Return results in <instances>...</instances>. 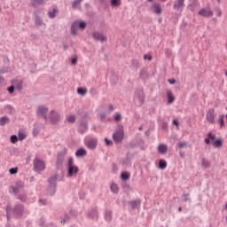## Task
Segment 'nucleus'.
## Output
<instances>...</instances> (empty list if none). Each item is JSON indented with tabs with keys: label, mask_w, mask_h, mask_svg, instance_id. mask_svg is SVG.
Returning <instances> with one entry per match:
<instances>
[{
	"label": "nucleus",
	"mask_w": 227,
	"mask_h": 227,
	"mask_svg": "<svg viewBox=\"0 0 227 227\" xmlns=\"http://www.w3.org/2000/svg\"><path fill=\"white\" fill-rule=\"evenodd\" d=\"M125 134L123 133V130L118 129L113 134V139L114 143H121L123 141Z\"/></svg>",
	"instance_id": "obj_9"
},
{
	"label": "nucleus",
	"mask_w": 227,
	"mask_h": 227,
	"mask_svg": "<svg viewBox=\"0 0 227 227\" xmlns=\"http://www.w3.org/2000/svg\"><path fill=\"white\" fill-rule=\"evenodd\" d=\"M17 199L20 200V201H22L23 203H26V201L27 200V195L20 194V195H18Z\"/></svg>",
	"instance_id": "obj_33"
},
{
	"label": "nucleus",
	"mask_w": 227,
	"mask_h": 227,
	"mask_svg": "<svg viewBox=\"0 0 227 227\" xmlns=\"http://www.w3.org/2000/svg\"><path fill=\"white\" fill-rule=\"evenodd\" d=\"M158 152L161 154H164V153H167L168 152V145H165V144H160L159 146H158Z\"/></svg>",
	"instance_id": "obj_19"
},
{
	"label": "nucleus",
	"mask_w": 227,
	"mask_h": 227,
	"mask_svg": "<svg viewBox=\"0 0 227 227\" xmlns=\"http://www.w3.org/2000/svg\"><path fill=\"white\" fill-rule=\"evenodd\" d=\"M81 127H82V129H84V130H88V123H86V122H82V123H81Z\"/></svg>",
	"instance_id": "obj_50"
},
{
	"label": "nucleus",
	"mask_w": 227,
	"mask_h": 227,
	"mask_svg": "<svg viewBox=\"0 0 227 227\" xmlns=\"http://www.w3.org/2000/svg\"><path fill=\"white\" fill-rule=\"evenodd\" d=\"M105 142L106 143V146H111L113 145V141L107 139V138H105Z\"/></svg>",
	"instance_id": "obj_49"
},
{
	"label": "nucleus",
	"mask_w": 227,
	"mask_h": 227,
	"mask_svg": "<svg viewBox=\"0 0 227 227\" xmlns=\"http://www.w3.org/2000/svg\"><path fill=\"white\" fill-rule=\"evenodd\" d=\"M34 3L32 4L33 8H36V6H40L42 4H45V0H32Z\"/></svg>",
	"instance_id": "obj_26"
},
{
	"label": "nucleus",
	"mask_w": 227,
	"mask_h": 227,
	"mask_svg": "<svg viewBox=\"0 0 227 227\" xmlns=\"http://www.w3.org/2000/svg\"><path fill=\"white\" fill-rule=\"evenodd\" d=\"M105 218H106V221H112L113 219V212L111 211H106V215H105Z\"/></svg>",
	"instance_id": "obj_32"
},
{
	"label": "nucleus",
	"mask_w": 227,
	"mask_h": 227,
	"mask_svg": "<svg viewBox=\"0 0 227 227\" xmlns=\"http://www.w3.org/2000/svg\"><path fill=\"white\" fill-rule=\"evenodd\" d=\"M37 116H42L45 121L49 120L47 117V113H49V108L46 106H39L36 110Z\"/></svg>",
	"instance_id": "obj_8"
},
{
	"label": "nucleus",
	"mask_w": 227,
	"mask_h": 227,
	"mask_svg": "<svg viewBox=\"0 0 227 227\" xmlns=\"http://www.w3.org/2000/svg\"><path fill=\"white\" fill-rule=\"evenodd\" d=\"M128 204L134 210L135 208H139V207L141 206V200L137 199L136 200H131L128 202Z\"/></svg>",
	"instance_id": "obj_17"
},
{
	"label": "nucleus",
	"mask_w": 227,
	"mask_h": 227,
	"mask_svg": "<svg viewBox=\"0 0 227 227\" xmlns=\"http://www.w3.org/2000/svg\"><path fill=\"white\" fill-rule=\"evenodd\" d=\"M33 134H34V136H38V130H36V129H35L33 130Z\"/></svg>",
	"instance_id": "obj_62"
},
{
	"label": "nucleus",
	"mask_w": 227,
	"mask_h": 227,
	"mask_svg": "<svg viewBox=\"0 0 227 227\" xmlns=\"http://www.w3.org/2000/svg\"><path fill=\"white\" fill-rule=\"evenodd\" d=\"M207 137L211 139V141H215V135H213L211 132L207 133Z\"/></svg>",
	"instance_id": "obj_46"
},
{
	"label": "nucleus",
	"mask_w": 227,
	"mask_h": 227,
	"mask_svg": "<svg viewBox=\"0 0 227 227\" xmlns=\"http://www.w3.org/2000/svg\"><path fill=\"white\" fill-rule=\"evenodd\" d=\"M220 125L221 127H224V115L220 117Z\"/></svg>",
	"instance_id": "obj_48"
},
{
	"label": "nucleus",
	"mask_w": 227,
	"mask_h": 227,
	"mask_svg": "<svg viewBox=\"0 0 227 227\" xmlns=\"http://www.w3.org/2000/svg\"><path fill=\"white\" fill-rule=\"evenodd\" d=\"M189 8H190L191 12H193V11H194V5L190 4V5H189Z\"/></svg>",
	"instance_id": "obj_63"
},
{
	"label": "nucleus",
	"mask_w": 227,
	"mask_h": 227,
	"mask_svg": "<svg viewBox=\"0 0 227 227\" xmlns=\"http://www.w3.org/2000/svg\"><path fill=\"white\" fill-rule=\"evenodd\" d=\"M135 100H137L140 106H143V104H145V90H143V89L136 90Z\"/></svg>",
	"instance_id": "obj_6"
},
{
	"label": "nucleus",
	"mask_w": 227,
	"mask_h": 227,
	"mask_svg": "<svg viewBox=\"0 0 227 227\" xmlns=\"http://www.w3.org/2000/svg\"><path fill=\"white\" fill-rule=\"evenodd\" d=\"M114 118L115 121H121V114L115 113V114L114 115Z\"/></svg>",
	"instance_id": "obj_37"
},
{
	"label": "nucleus",
	"mask_w": 227,
	"mask_h": 227,
	"mask_svg": "<svg viewBox=\"0 0 227 227\" xmlns=\"http://www.w3.org/2000/svg\"><path fill=\"white\" fill-rule=\"evenodd\" d=\"M152 8L153 13H156V15H162V6L160 3L155 2L154 4H153Z\"/></svg>",
	"instance_id": "obj_13"
},
{
	"label": "nucleus",
	"mask_w": 227,
	"mask_h": 227,
	"mask_svg": "<svg viewBox=\"0 0 227 227\" xmlns=\"http://www.w3.org/2000/svg\"><path fill=\"white\" fill-rule=\"evenodd\" d=\"M67 121L69 123H75V115H69V116H67Z\"/></svg>",
	"instance_id": "obj_38"
},
{
	"label": "nucleus",
	"mask_w": 227,
	"mask_h": 227,
	"mask_svg": "<svg viewBox=\"0 0 227 227\" xmlns=\"http://www.w3.org/2000/svg\"><path fill=\"white\" fill-rule=\"evenodd\" d=\"M12 214L14 217H22L24 214V205L22 204L15 205L14 207L12 208Z\"/></svg>",
	"instance_id": "obj_5"
},
{
	"label": "nucleus",
	"mask_w": 227,
	"mask_h": 227,
	"mask_svg": "<svg viewBox=\"0 0 227 227\" xmlns=\"http://www.w3.org/2000/svg\"><path fill=\"white\" fill-rule=\"evenodd\" d=\"M79 173V168L74 165V158H70L68 160V174L67 176H74Z\"/></svg>",
	"instance_id": "obj_4"
},
{
	"label": "nucleus",
	"mask_w": 227,
	"mask_h": 227,
	"mask_svg": "<svg viewBox=\"0 0 227 227\" xmlns=\"http://www.w3.org/2000/svg\"><path fill=\"white\" fill-rule=\"evenodd\" d=\"M77 93L79 95H82V97H84V95H86V93H87V90L82 89V88H78L77 89Z\"/></svg>",
	"instance_id": "obj_36"
},
{
	"label": "nucleus",
	"mask_w": 227,
	"mask_h": 227,
	"mask_svg": "<svg viewBox=\"0 0 227 227\" xmlns=\"http://www.w3.org/2000/svg\"><path fill=\"white\" fill-rule=\"evenodd\" d=\"M121 176V180H129V178H130V174L129 172H123Z\"/></svg>",
	"instance_id": "obj_35"
},
{
	"label": "nucleus",
	"mask_w": 227,
	"mask_h": 227,
	"mask_svg": "<svg viewBox=\"0 0 227 227\" xmlns=\"http://www.w3.org/2000/svg\"><path fill=\"white\" fill-rule=\"evenodd\" d=\"M6 123H10V118L4 116L0 118V126L4 127Z\"/></svg>",
	"instance_id": "obj_21"
},
{
	"label": "nucleus",
	"mask_w": 227,
	"mask_h": 227,
	"mask_svg": "<svg viewBox=\"0 0 227 227\" xmlns=\"http://www.w3.org/2000/svg\"><path fill=\"white\" fill-rule=\"evenodd\" d=\"M110 189L112 192H114V194L118 193L120 191V187H118V184H112V185L110 186Z\"/></svg>",
	"instance_id": "obj_29"
},
{
	"label": "nucleus",
	"mask_w": 227,
	"mask_h": 227,
	"mask_svg": "<svg viewBox=\"0 0 227 227\" xmlns=\"http://www.w3.org/2000/svg\"><path fill=\"white\" fill-rule=\"evenodd\" d=\"M48 120H50V123L52 125H58V122L61 121V115L59 113L52 110L49 114Z\"/></svg>",
	"instance_id": "obj_3"
},
{
	"label": "nucleus",
	"mask_w": 227,
	"mask_h": 227,
	"mask_svg": "<svg viewBox=\"0 0 227 227\" xmlns=\"http://www.w3.org/2000/svg\"><path fill=\"white\" fill-rule=\"evenodd\" d=\"M75 155L76 157H84L85 155H87V152L84 149L81 148L76 151Z\"/></svg>",
	"instance_id": "obj_22"
},
{
	"label": "nucleus",
	"mask_w": 227,
	"mask_h": 227,
	"mask_svg": "<svg viewBox=\"0 0 227 227\" xmlns=\"http://www.w3.org/2000/svg\"><path fill=\"white\" fill-rule=\"evenodd\" d=\"M92 38L97 42H107V35H104L102 32L95 31L92 33Z\"/></svg>",
	"instance_id": "obj_7"
},
{
	"label": "nucleus",
	"mask_w": 227,
	"mask_h": 227,
	"mask_svg": "<svg viewBox=\"0 0 227 227\" xmlns=\"http://www.w3.org/2000/svg\"><path fill=\"white\" fill-rule=\"evenodd\" d=\"M113 111H114V106L109 105L108 106V113H113Z\"/></svg>",
	"instance_id": "obj_51"
},
{
	"label": "nucleus",
	"mask_w": 227,
	"mask_h": 227,
	"mask_svg": "<svg viewBox=\"0 0 227 227\" xmlns=\"http://www.w3.org/2000/svg\"><path fill=\"white\" fill-rule=\"evenodd\" d=\"M7 91H9V93L12 95V93H13V91H15V87L13 85L10 86L7 89Z\"/></svg>",
	"instance_id": "obj_47"
},
{
	"label": "nucleus",
	"mask_w": 227,
	"mask_h": 227,
	"mask_svg": "<svg viewBox=\"0 0 227 227\" xmlns=\"http://www.w3.org/2000/svg\"><path fill=\"white\" fill-rule=\"evenodd\" d=\"M89 217L90 219H94V220H98V212H97V210L92 209L90 213H89Z\"/></svg>",
	"instance_id": "obj_20"
},
{
	"label": "nucleus",
	"mask_w": 227,
	"mask_h": 227,
	"mask_svg": "<svg viewBox=\"0 0 227 227\" xmlns=\"http://www.w3.org/2000/svg\"><path fill=\"white\" fill-rule=\"evenodd\" d=\"M183 201H191V198H189L188 193L183 195Z\"/></svg>",
	"instance_id": "obj_45"
},
{
	"label": "nucleus",
	"mask_w": 227,
	"mask_h": 227,
	"mask_svg": "<svg viewBox=\"0 0 227 227\" xmlns=\"http://www.w3.org/2000/svg\"><path fill=\"white\" fill-rule=\"evenodd\" d=\"M79 28V21H75L71 26V35H77V29Z\"/></svg>",
	"instance_id": "obj_18"
},
{
	"label": "nucleus",
	"mask_w": 227,
	"mask_h": 227,
	"mask_svg": "<svg viewBox=\"0 0 227 227\" xmlns=\"http://www.w3.org/2000/svg\"><path fill=\"white\" fill-rule=\"evenodd\" d=\"M168 82H169V84H175V82H176V80H175V79H168Z\"/></svg>",
	"instance_id": "obj_57"
},
{
	"label": "nucleus",
	"mask_w": 227,
	"mask_h": 227,
	"mask_svg": "<svg viewBox=\"0 0 227 227\" xmlns=\"http://www.w3.org/2000/svg\"><path fill=\"white\" fill-rule=\"evenodd\" d=\"M65 160V157L61 155V153H59L57 157V162H56V168L59 171H63V160Z\"/></svg>",
	"instance_id": "obj_12"
},
{
	"label": "nucleus",
	"mask_w": 227,
	"mask_h": 227,
	"mask_svg": "<svg viewBox=\"0 0 227 227\" xmlns=\"http://www.w3.org/2000/svg\"><path fill=\"white\" fill-rule=\"evenodd\" d=\"M35 26H42V24H43V20H42V18H40V16L36 14H35Z\"/></svg>",
	"instance_id": "obj_31"
},
{
	"label": "nucleus",
	"mask_w": 227,
	"mask_h": 227,
	"mask_svg": "<svg viewBox=\"0 0 227 227\" xmlns=\"http://www.w3.org/2000/svg\"><path fill=\"white\" fill-rule=\"evenodd\" d=\"M78 27H80V29H85L86 28V22L84 21H78Z\"/></svg>",
	"instance_id": "obj_41"
},
{
	"label": "nucleus",
	"mask_w": 227,
	"mask_h": 227,
	"mask_svg": "<svg viewBox=\"0 0 227 227\" xmlns=\"http://www.w3.org/2000/svg\"><path fill=\"white\" fill-rule=\"evenodd\" d=\"M201 167L204 169H207V168H210V162L207 159L202 158V160H201Z\"/></svg>",
	"instance_id": "obj_24"
},
{
	"label": "nucleus",
	"mask_w": 227,
	"mask_h": 227,
	"mask_svg": "<svg viewBox=\"0 0 227 227\" xmlns=\"http://www.w3.org/2000/svg\"><path fill=\"white\" fill-rule=\"evenodd\" d=\"M4 84V77L0 75V86H3Z\"/></svg>",
	"instance_id": "obj_55"
},
{
	"label": "nucleus",
	"mask_w": 227,
	"mask_h": 227,
	"mask_svg": "<svg viewBox=\"0 0 227 227\" xmlns=\"http://www.w3.org/2000/svg\"><path fill=\"white\" fill-rule=\"evenodd\" d=\"M206 145H210V138H205Z\"/></svg>",
	"instance_id": "obj_61"
},
{
	"label": "nucleus",
	"mask_w": 227,
	"mask_h": 227,
	"mask_svg": "<svg viewBox=\"0 0 227 227\" xmlns=\"http://www.w3.org/2000/svg\"><path fill=\"white\" fill-rule=\"evenodd\" d=\"M184 6H185V0H176V2H174L173 8L176 12H182Z\"/></svg>",
	"instance_id": "obj_10"
},
{
	"label": "nucleus",
	"mask_w": 227,
	"mask_h": 227,
	"mask_svg": "<svg viewBox=\"0 0 227 227\" xmlns=\"http://www.w3.org/2000/svg\"><path fill=\"white\" fill-rule=\"evenodd\" d=\"M33 164L35 173H42V171H45V161H43V160H40L37 157H35L33 161Z\"/></svg>",
	"instance_id": "obj_2"
},
{
	"label": "nucleus",
	"mask_w": 227,
	"mask_h": 227,
	"mask_svg": "<svg viewBox=\"0 0 227 227\" xmlns=\"http://www.w3.org/2000/svg\"><path fill=\"white\" fill-rule=\"evenodd\" d=\"M25 137H26V134H24V133H19V135H18V139H19L20 141H24Z\"/></svg>",
	"instance_id": "obj_43"
},
{
	"label": "nucleus",
	"mask_w": 227,
	"mask_h": 227,
	"mask_svg": "<svg viewBox=\"0 0 227 227\" xmlns=\"http://www.w3.org/2000/svg\"><path fill=\"white\" fill-rule=\"evenodd\" d=\"M144 59H148V61H152V55H144Z\"/></svg>",
	"instance_id": "obj_54"
},
{
	"label": "nucleus",
	"mask_w": 227,
	"mask_h": 227,
	"mask_svg": "<svg viewBox=\"0 0 227 227\" xmlns=\"http://www.w3.org/2000/svg\"><path fill=\"white\" fill-rule=\"evenodd\" d=\"M39 203H41V205H47V200L45 199H41L39 200Z\"/></svg>",
	"instance_id": "obj_53"
},
{
	"label": "nucleus",
	"mask_w": 227,
	"mask_h": 227,
	"mask_svg": "<svg viewBox=\"0 0 227 227\" xmlns=\"http://www.w3.org/2000/svg\"><path fill=\"white\" fill-rule=\"evenodd\" d=\"M68 219H70V216H68V215H65L64 218L61 220V224L67 223V221H68Z\"/></svg>",
	"instance_id": "obj_44"
},
{
	"label": "nucleus",
	"mask_w": 227,
	"mask_h": 227,
	"mask_svg": "<svg viewBox=\"0 0 227 227\" xmlns=\"http://www.w3.org/2000/svg\"><path fill=\"white\" fill-rule=\"evenodd\" d=\"M134 65H135L136 68H139V61L135 60Z\"/></svg>",
	"instance_id": "obj_58"
},
{
	"label": "nucleus",
	"mask_w": 227,
	"mask_h": 227,
	"mask_svg": "<svg viewBox=\"0 0 227 227\" xmlns=\"http://www.w3.org/2000/svg\"><path fill=\"white\" fill-rule=\"evenodd\" d=\"M110 4L111 6H114L115 8H118V6L121 5V0H111Z\"/></svg>",
	"instance_id": "obj_27"
},
{
	"label": "nucleus",
	"mask_w": 227,
	"mask_h": 227,
	"mask_svg": "<svg viewBox=\"0 0 227 227\" xmlns=\"http://www.w3.org/2000/svg\"><path fill=\"white\" fill-rule=\"evenodd\" d=\"M12 212V205L7 204L6 207V216H7V221H10V213Z\"/></svg>",
	"instance_id": "obj_34"
},
{
	"label": "nucleus",
	"mask_w": 227,
	"mask_h": 227,
	"mask_svg": "<svg viewBox=\"0 0 227 227\" xmlns=\"http://www.w3.org/2000/svg\"><path fill=\"white\" fill-rule=\"evenodd\" d=\"M167 97H168V104H173L175 102V96H173V93L170 91L167 92Z\"/></svg>",
	"instance_id": "obj_25"
},
{
	"label": "nucleus",
	"mask_w": 227,
	"mask_h": 227,
	"mask_svg": "<svg viewBox=\"0 0 227 227\" xmlns=\"http://www.w3.org/2000/svg\"><path fill=\"white\" fill-rule=\"evenodd\" d=\"M58 178H59V174H55L48 178V184H49L48 194L50 196H54V194H56V185H57Z\"/></svg>",
	"instance_id": "obj_1"
},
{
	"label": "nucleus",
	"mask_w": 227,
	"mask_h": 227,
	"mask_svg": "<svg viewBox=\"0 0 227 227\" xmlns=\"http://www.w3.org/2000/svg\"><path fill=\"white\" fill-rule=\"evenodd\" d=\"M7 109H9L11 113H13V111H15V109L12 106H7Z\"/></svg>",
	"instance_id": "obj_56"
},
{
	"label": "nucleus",
	"mask_w": 227,
	"mask_h": 227,
	"mask_svg": "<svg viewBox=\"0 0 227 227\" xmlns=\"http://www.w3.org/2000/svg\"><path fill=\"white\" fill-rule=\"evenodd\" d=\"M19 171V168H10L9 172L11 175H17V172Z\"/></svg>",
	"instance_id": "obj_42"
},
{
	"label": "nucleus",
	"mask_w": 227,
	"mask_h": 227,
	"mask_svg": "<svg viewBox=\"0 0 227 227\" xmlns=\"http://www.w3.org/2000/svg\"><path fill=\"white\" fill-rule=\"evenodd\" d=\"M177 146H178L179 150H182V148H185V146H187V142H179L177 144Z\"/></svg>",
	"instance_id": "obj_40"
},
{
	"label": "nucleus",
	"mask_w": 227,
	"mask_h": 227,
	"mask_svg": "<svg viewBox=\"0 0 227 227\" xmlns=\"http://www.w3.org/2000/svg\"><path fill=\"white\" fill-rule=\"evenodd\" d=\"M97 145H98L97 139H90L86 143V146L90 150H95V148H97Z\"/></svg>",
	"instance_id": "obj_16"
},
{
	"label": "nucleus",
	"mask_w": 227,
	"mask_h": 227,
	"mask_svg": "<svg viewBox=\"0 0 227 227\" xmlns=\"http://www.w3.org/2000/svg\"><path fill=\"white\" fill-rule=\"evenodd\" d=\"M173 124L178 126V124H179L178 120L175 119V120L173 121Z\"/></svg>",
	"instance_id": "obj_60"
},
{
	"label": "nucleus",
	"mask_w": 227,
	"mask_h": 227,
	"mask_svg": "<svg viewBox=\"0 0 227 227\" xmlns=\"http://www.w3.org/2000/svg\"><path fill=\"white\" fill-rule=\"evenodd\" d=\"M178 211H179V212H182V207H178Z\"/></svg>",
	"instance_id": "obj_64"
},
{
	"label": "nucleus",
	"mask_w": 227,
	"mask_h": 227,
	"mask_svg": "<svg viewBox=\"0 0 227 227\" xmlns=\"http://www.w3.org/2000/svg\"><path fill=\"white\" fill-rule=\"evenodd\" d=\"M215 112L214 111V109H209L207 113V121H208V123L214 124L215 123Z\"/></svg>",
	"instance_id": "obj_11"
},
{
	"label": "nucleus",
	"mask_w": 227,
	"mask_h": 227,
	"mask_svg": "<svg viewBox=\"0 0 227 227\" xmlns=\"http://www.w3.org/2000/svg\"><path fill=\"white\" fill-rule=\"evenodd\" d=\"M199 15H200V17H214V12H212L211 10H207V9H201L200 11H199Z\"/></svg>",
	"instance_id": "obj_15"
},
{
	"label": "nucleus",
	"mask_w": 227,
	"mask_h": 227,
	"mask_svg": "<svg viewBox=\"0 0 227 227\" xmlns=\"http://www.w3.org/2000/svg\"><path fill=\"white\" fill-rule=\"evenodd\" d=\"M215 148H223V139L218 138L213 143Z\"/></svg>",
	"instance_id": "obj_23"
},
{
	"label": "nucleus",
	"mask_w": 227,
	"mask_h": 227,
	"mask_svg": "<svg viewBox=\"0 0 227 227\" xmlns=\"http://www.w3.org/2000/svg\"><path fill=\"white\" fill-rule=\"evenodd\" d=\"M77 64V58H74L72 59V65H76Z\"/></svg>",
	"instance_id": "obj_59"
},
{
	"label": "nucleus",
	"mask_w": 227,
	"mask_h": 227,
	"mask_svg": "<svg viewBox=\"0 0 227 227\" xmlns=\"http://www.w3.org/2000/svg\"><path fill=\"white\" fill-rule=\"evenodd\" d=\"M167 166H168V162H166V160H160L159 161V168H160V169H166Z\"/></svg>",
	"instance_id": "obj_30"
},
{
	"label": "nucleus",
	"mask_w": 227,
	"mask_h": 227,
	"mask_svg": "<svg viewBox=\"0 0 227 227\" xmlns=\"http://www.w3.org/2000/svg\"><path fill=\"white\" fill-rule=\"evenodd\" d=\"M99 116H100V120H101L102 121H105V120H106V114L102 113V114H100Z\"/></svg>",
	"instance_id": "obj_52"
},
{
	"label": "nucleus",
	"mask_w": 227,
	"mask_h": 227,
	"mask_svg": "<svg viewBox=\"0 0 227 227\" xmlns=\"http://www.w3.org/2000/svg\"><path fill=\"white\" fill-rule=\"evenodd\" d=\"M58 10L56 8L52 9V11L48 12V15L50 19H54L56 17V14L58 13Z\"/></svg>",
	"instance_id": "obj_28"
},
{
	"label": "nucleus",
	"mask_w": 227,
	"mask_h": 227,
	"mask_svg": "<svg viewBox=\"0 0 227 227\" xmlns=\"http://www.w3.org/2000/svg\"><path fill=\"white\" fill-rule=\"evenodd\" d=\"M17 141H19V137H17V135L11 136V143L15 145V143H17Z\"/></svg>",
	"instance_id": "obj_39"
},
{
	"label": "nucleus",
	"mask_w": 227,
	"mask_h": 227,
	"mask_svg": "<svg viewBox=\"0 0 227 227\" xmlns=\"http://www.w3.org/2000/svg\"><path fill=\"white\" fill-rule=\"evenodd\" d=\"M12 189L14 194H19V192H20L21 189H24V182L18 181L15 184V186H12Z\"/></svg>",
	"instance_id": "obj_14"
}]
</instances>
